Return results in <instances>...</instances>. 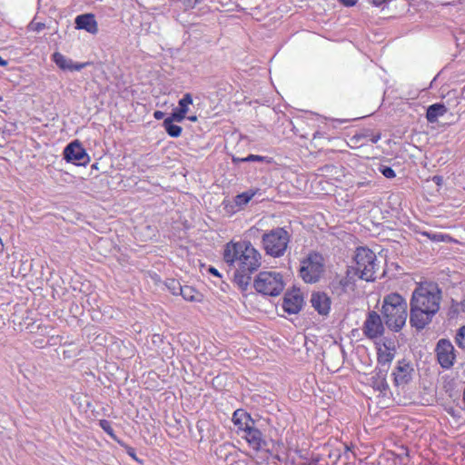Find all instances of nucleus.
I'll return each instance as SVG.
<instances>
[{
  "instance_id": "nucleus-29",
  "label": "nucleus",
  "mask_w": 465,
  "mask_h": 465,
  "mask_svg": "<svg viewBox=\"0 0 465 465\" xmlns=\"http://www.w3.org/2000/svg\"><path fill=\"white\" fill-rule=\"evenodd\" d=\"M455 341L460 348L465 349V325L458 330Z\"/></svg>"
},
{
  "instance_id": "nucleus-8",
  "label": "nucleus",
  "mask_w": 465,
  "mask_h": 465,
  "mask_svg": "<svg viewBox=\"0 0 465 465\" xmlns=\"http://www.w3.org/2000/svg\"><path fill=\"white\" fill-rule=\"evenodd\" d=\"M358 278L357 272L353 268H348L346 275L335 278L331 283L332 293L341 296L355 289V282Z\"/></svg>"
},
{
  "instance_id": "nucleus-37",
  "label": "nucleus",
  "mask_w": 465,
  "mask_h": 465,
  "mask_svg": "<svg viewBox=\"0 0 465 465\" xmlns=\"http://www.w3.org/2000/svg\"><path fill=\"white\" fill-rule=\"evenodd\" d=\"M164 116V113L162 112V111H155L153 113V117L156 119V120H161L163 119Z\"/></svg>"
},
{
  "instance_id": "nucleus-21",
  "label": "nucleus",
  "mask_w": 465,
  "mask_h": 465,
  "mask_svg": "<svg viewBox=\"0 0 465 465\" xmlns=\"http://www.w3.org/2000/svg\"><path fill=\"white\" fill-rule=\"evenodd\" d=\"M447 113V107L443 104H434L428 107L426 119L429 123H436L439 117Z\"/></svg>"
},
{
  "instance_id": "nucleus-27",
  "label": "nucleus",
  "mask_w": 465,
  "mask_h": 465,
  "mask_svg": "<svg viewBox=\"0 0 465 465\" xmlns=\"http://www.w3.org/2000/svg\"><path fill=\"white\" fill-rule=\"evenodd\" d=\"M193 104V96L191 94H185L178 103V111L186 115L189 111V106Z\"/></svg>"
},
{
  "instance_id": "nucleus-4",
  "label": "nucleus",
  "mask_w": 465,
  "mask_h": 465,
  "mask_svg": "<svg viewBox=\"0 0 465 465\" xmlns=\"http://www.w3.org/2000/svg\"><path fill=\"white\" fill-rule=\"evenodd\" d=\"M324 271V259L318 252H310L300 261L299 276L306 283L318 282Z\"/></svg>"
},
{
  "instance_id": "nucleus-35",
  "label": "nucleus",
  "mask_w": 465,
  "mask_h": 465,
  "mask_svg": "<svg viewBox=\"0 0 465 465\" xmlns=\"http://www.w3.org/2000/svg\"><path fill=\"white\" fill-rule=\"evenodd\" d=\"M179 287H182L179 282H177L175 281H172L170 282L169 288L172 290V292L173 294H177L178 293Z\"/></svg>"
},
{
  "instance_id": "nucleus-9",
  "label": "nucleus",
  "mask_w": 465,
  "mask_h": 465,
  "mask_svg": "<svg viewBox=\"0 0 465 465\" xmlns=\"http://www.w3.org/2000/svg\"><path fill=\"white\" fill-rule=\"evenodd\" d=\"M384 326L381 316L378 312L371 311L367 314L363 323V334L371 340H375L382 336L384 333Z\"/></svg>"
},
{
  "instance_id": "nucleus-15",
  "label": "nucleus",
  "mask_w": 465,
  "mask_h": 465,
  "mask_svg": "<svg viewBox=\"0 0 465 465\" xmlns=\"http://www.w3.org/2000/svg\"><path fill=\"white\" fill-rule=\"evenodd\" d=\"M241 437L243 438L247 441L248 445L256 451L262 450L266 445V441L262 431L254 425L251 426Z\"/></svg>"
},
{
  "instance_id": "nucleus-5",
  "label": "nucleus",
  "mask_w": 465,
  "mask_h": 465,
  "mask_svg": "<svg viewBox=\"0 0 465 465\" xmlns=\"http://www.w3.org/2000/svg\"><path fill=\"white\" fill-rule=\"evenodd\" d=\"M253 287L264 296H278L284 289L282 275L275 271L260 272L253 281Z\"/></svg>"
},
{
  "instance_id": "nucleus-12",
  "label": "nucleus",
  "mask_w": 465,
  "mask_h": 465,
  "mask_svg": "<svg viewBox=\"0 0 465 465\" xmlns=\"http://www.w3.org/2000/svg\"><path fill=\"white\" fill-rule=\"evenodd\" d=\"M413 373L414 369L410 361L404 359L398 361L392 372L395 386L405 387L412 380Z\"/></svg>"
},
{
  "instance_id": "nucleus-14",
  "label": "nucleus",
  "mask_w": 465,
  "mask_h": 465,
  "mask_svg": "<svg viewBox=\"0 0 465 465\" xmlns=\"http://www.w3.org/2000/svg\"><path fill=\"white\" fill-rule=\"evenodd\" d=\"M302 305L303 296L299 290H293L285 293L282 308L286 312L290 314L298 313Z\"/></svg>"
},
{
  "instance_id": "nucleus-23",
  "label": "nucleus",
  "mask_w": 465,
  "mask_h": 465,
  "mask_svg": "<svg viewBox=\"0 0 465 465\" xmlns=\"http://www.w3.org/2000/svg\"><path fill=\"white\" fill-rule=\"evenodd\" d=\"M179 292L185 301L189 302H199L201 301L202 295L192 286L179 287Z\"/></svg>"
},
{
  "instance_id": "nucleus-44",
  "label": "nucleus",
  "mask_w": 465,
  "mask_h": 465,
  "mask_svg": "<svg viewBox=\"0 0 465 465\" xmlns=\"http://www.w3.org/2000/svg\"><path fill=\"white\" fill-rule=\"evenodd\" d=\"M198 3V0H193V5H196Z\"/></svg>"
},
{
  "instance_id": "nucleus-22",
  "label": "nucleus",
  "mask_w": 465,
  "mask_h": 465,
  "mask_svg": "<svg viewBox=\"0 0 465 465\" xmlns=\"http://www.w3.org/2000/svg\"><path fill=\"white\" fill-rule=\"evenodd\" d=\"M448 315L450 318H458L461 315H465V294L462 296L460 301L451 300Z\"/></svg>"
},
{
  "instance_id": "nucleus-10",
  "label": "nucleus",
  "mask_w": 465,
  "mask_h": 465,
  "mask_svg": "<svg viewBox=\"0 0 465 465\" xmlns=\"http://www.w3.org/2000/svg\"><path fill=\"white\" fill-rule=\"evenodd\" d=\"M436 354L440 365L444 369H450L456 358L452 343L446 339H440L437 342Z\"/></svg>"
},
{
  "instance_id": "nucleus-13",
  "label": "nucleus",
  "mask_w": 465,
  "mask_h": 465,
  "mask_svg": "<svg viewBox=\"0 0 465 465\" xmlns=\"http://www.w3.org/2000/svg\"><path fill=\"white\" fill-rule=\"evenodd\" d=\"M376 349L379 368L386 367L385 369H388L395 357L396 349L393 342L391 341L377 342Z\"/></svg>"
},
{
  "instance_id": "nucleus-30",
  "label": "nucleus",
  "mask_w": 465,
  "mask_h": 465,
  "mask_svg": "<svg viewBox=\"0 0 465 465\" xmlns=\"http://www.w3.org/2000/svg\"><path fill=\"white\" fill-rule=\"evenodd\" d=\"M185 118V114L178 111L176 108L173 110L172 114L164 120H170L171 123L177 122L181 123Z\"/></svg>"
},
{
  "instance_id": "nucleus-6",
  "label": "nucleus",
  "mask_w": 465,
  "mask_h": 465,
  "mask_svg": "<svg viewBox=\"0 0 465 465\" xmlns=\"http://www.w3.org/2000/svg\"><path fill=\"white\" fill-rule=\"evenodd\" d=\"M355 267H352L358 274V278L366 282L375 279L377 271V258L375 253L369 248L359 247L354 255Z\"/></svg>"
},
{
  "instance_id": "nucleus-31",
  "label": "nucleus",
  "mask_w": 465,
  "mask_h": 465,
  "mask_svg": "<svg viewBox=\"0 0 465 465\" xmlns=\"http://www.w3.org/2000/svg\"><path fill=\"white\" fill-rule=\"evenodd\" d=\"M45 28V25L44 23H41V22H35V21H32L29 25H28V30L29 31H32V32H41L43 29Z\"/></svg>"
},
{
  "instance_id": "nucleus-20",
  "label": "nucleus",
  "mask_w": 465,
  "mask_h": 465,
  "mask_svg": "<svg viewBox=\"0 0 465 465\" xmlns=\"http://www.w3.org/2000/svg\"><path fill=\"white\" fill-rule=\"evenodd\" d=\"M387 369L379 368L375 375L371 378L372 387L380 391H385L388 390L389 385L386 380Z\"/></svg>"
},
{
  "instance_id": "nucleus-24",
  "label": "nucleus",
  "mask_w": 465,
  "mask_h": 465,
  "mask_svg": "<svg viewBox=\"0 0 465 465\" xmlns=\"http://www.w3.org/2000/svg\"><path fill=\"white\" fill-rule=\"evenodd\" d=\"M252 272H242L241 270H234V282L242 289L245 290L251 282V275Z\"/></svg>"
},
{
  "instance_id": "nucleus-33",
  "label": "nucleus",
  "mask_w": 465,
  "mask_h": 465,
  "mask_svg": "<svg viewBox=\"0 0 465 465\" xmlns=\"http://www.w3.org/2000/svg\"><path fill=\"white\" fill-rule=\"evenodd\" d=\"M241 161H242V162H254V161L263 162V161H266V157L261 156V155H256V154H250L247 157L241 159Z\"/></svg>"
},
{
  "instance_id": "nucleus-1",
  "label": "nucleus",
  "mask_w": 465,
  "mask_h": 465,
  "mask_svg": "<svg viewBox=\"0 0 465 465\" xmlns=\"http://www.w3.org/2000/svg\"><path fill=\"white\" fill-rule=\"evenodd\" d=\"M441 292L434 282H422L418 284L412 292L411 299V326L422 330L428 325L432 317L440 310Z\"/></svg>"
},
{
  "instance_id": "nucleus-38",
  "label": "nucleus",
  "mask_w": 465,
  "mask_h": 465,
  "mask_svg": "<svg viewBox=\"0 0 465 465\" xmlns=\"http://www.w3.org/2000/svg\"><path fill=\"white\" fill-rule=\"evenodd\" d=\"M346 6H353L357 0H341Z\"/></svg>"
},
{
  "instance_id": "nucleus-36",
  "label": "nucleus",
  "mask_w": 465,
  "mask_h": 465,
  "mask_svg": "<svg viewBox=\"0 0 465 465\" xmlns=\"http://www.w3.org/2000/svg\"><path fill=\"white\" fill-rule=\"evenodd\" d=\"M381 139V134H371L369 140L372 143H376Z\"/></svg>"
},
{
  "instance_id": "nucleus-41",
  "label": "nucleus",
  "mask_w": 465,
  "mask_h": 465,
  "mask_svg": "<svg viewBox=\"0 0 465 465\" xmlns=\"http://www.w3.org/2000/svg\"><path fill=\"white\" fill-rule=\"evenodd\" d=\"M210 272L214 275H219L218 271L214 268H210Z\"/></svg>"
},
{
  "instance_id": "nucleus-28",
  "label": "nucleus",
  "mask_w": 465,
  "mask_h": 465,
  "mask_svg": "<svg viewBox=\"0 0 465 465\" xmlns=\"http://www.w3.org/2000/svg\"><path fill=\"white\" fill-rule=\"evenodd\" d=\"M254 196L252 192H245L236 196L235 203L237 205L247 204Z\"/></svg>"
},
{
  "instance_id": "nucleus-17",
  "label": "nucleus",
  "mask_w": 465,
  "mask_h": 465,
  "mask_svg": "<svg viewBox=\"0 0 465 465\" xmlns=\"http://www.w3.org/2000/svg\"><path fill=\"white\" fill-rule=\"evenodd\" d=\"M52 59L55 64L64 71H81L88 64V63H74L72 59L67 58L58 52L53 54Z\"/></svg>"
},
{
  "instance_id": "nucleus-40",
  "label": "nucleus",
  "mask_w": 465,
  "mask_h": 465,
  "mask_svg": "<svg viewBox=\"0 0 465 465\" xmlns=\"http://www.w3.org/2000/svg\"><path fill=\"white\" fill-rule=\"evenodd\" d=\"M7 64V61L2 59V57L0 56V65L1 66H5Z\"/></svg>"
},
{
  "instance_id": "nucleus-42",
  "label": "nucleus",
  "mask_w": 465,
  "mask_h": 465,
  "mask_svg": "<svg viewBox=\"0 0 465 465\" xmlns=\"http://www.w3.org/2000/svg\"><path fill=\"white\" fill-rule=\"evenodd\" d=\"M433 180H434V181H437V183H440V177H438V176H435V177L433 178Z\"/></svg>"
},
{
  "instance_id": "nucleus-3",
  "label": "nucleus",
  "mask_w": 465,
  "mask_h": 465,
  "mask_svg": "<svg viewBox=\"0 0 465 465\" xmlns=\"http://www.w3.org/2000/svg\"><path fill=\"white\" fill-rule=\"evenodd\" d=\"M405 299L398 293H390L383 299L381 313L389 329L399 331L405 325L408 312Z\"/></svg>"
},
{
  "instance_id": "nucleus-26",
  "label": "nucleus",
  "mask_w": 465,
  "mask_h": 465,
  "mask_svg": "<svg viewBox=\"0 0 465 465\" xmlns=\"http://www.w3.org/2000/svg\"><path fill=\"white\" fill-rule=\"evenodd\" d=\"M163 125L171 137H179L182 134V127L171 123L170 120H163Z\"/></svg>"
},
{
  "instance_id": "nucleus-11",
  "label": "nucleus",
  "mask_w": 465,
  "mask_h": 465,
  "mask_svg": "<svg viewBox=\"0 0 465 465\" xmlns=\"http://www.w3.org/2000/svg\"><path fill=\"white\" fill-rule=\"evenodd\" d=\"M64 157L68 163L76 165H85L90 157L78 141L70 143L64 150Z\"/></svg>"
},
{
  "instance_id": "nucleus-39",
  "label": "nucleus",
  "mask_w": 465,
  "mask_h": 465,
  "mask_svg": "<svg viewBox=\"0 0 465 465\" xmlns=\"http://www.w3.org/2000/svg\"><path fill=\"white\" fill-rule=\"evenodd\" d=\"M187 119L191 122H196L197 121V116L196 115H191V116H188Z\"/></svg>"
},
{
  "instance_id": "nucleus-43",
  "label": "nucleus",
  "mask_w": 465,
  "mask_h": 465,
  "mask_svg": "<svg viewBox=\"0 0 465 465\" xmlns=\"http://www.w3.org/2000/svg\"><path fill=\"white\" fill-rule=\"evenodd\" d=\"M319 132H316L314 134H313V138H316L317 136H319Z\"/></svg>"
},
{
  "instance_id": "nucleus-2",
  "label": "nucleus",
  "mask_w": 465,
  "mask_h": 465,
  "mask_svg": "<svg viewBox=\"0 0 465 465\" xmlns=\"http://www.w3.org/2000/svg\"><path fill=\"white\" fill-rule=\"evenodd\" d=\"M223 261L233 270L254 272L262 264V255L248 241H231L224 246Z\"/></svg>"
},
{
  "instance_id": "nucleus-34",
  "label": "nucleus",
  "mask_w": 465,
  "mask_h": 465,
  "mask_svg": "<svg viewBox=\"0 0 465 465\" xmlns=\"http://www.w3.org/2000/svg\"><path fill=\"white\" fill-rule=\"evenodd\" d=\"M100 426L101 428L107 432L110 435H113V429L110 425V422L106 420H100Z\"/></svg>"
},
{
  "instance_id": "nucleus-7",
  "label": "nucleus",
  "mask_w": 465,
  "mask_h": 465,
  "mask_svg": "<svg viewBox=\"0 0 465 465\" xmlns=\"http://www.w3.org/2000/svg\"><path fill=\"white\" fill-rule=\"evenodd\" d=\"M290 241L289 233L283 228L272 229L262 236V244L267 254L281 257L284 254Z\"/></svg>"
},
{
  "instance_id": "nucleus-18",
  "label": "nucleus",
  "mask_w": 465,
  "mask_h": 465,
  "mask_svg": "<svg viewBox=\"0 0 465 465\" xmlns=\"http://www.w3.org/2000/svg\"><path fill=\"white\" fill-rule=\"evenodd\" d=\"M311 302L312 306L322 315H327L331 310V298L324 292H313Z\"/></svg>"
},
{
  "instance_id": "nucleus-32",
  "label": "nucleus",
  "mask_w": 465,
  "mask_h": 465,
  "mask_svg": "<svg viewBox=\"0 0 465 465\" xmlns=\"http://www.w3.org/2000/svg\"><path fill=\"white\" fill-rule=\"evenodd\" d=\"M380 171L386 178L391 179L396 175L394 170L389 166H381Z\"/></svg>"
},
{
  "instance_id": "nucleus-19",
  "label": "nucleus",
  "mask_w": 465,
  "mask_h": 465,
  "mask_svg": "<svg viewBox=\"0 0 465 465\" xmlns=\"http://www.w3.org/2000/svg\"><path fill=\"white\" fill-rule=\"evenodd\" d=\"M75 27L85 30L90 34H96L98 32V25L93 14L77 15L75 18Z\"/></svg>"
},
{
  "instance_id": "nucleus-16",
  "label": "nucleus",
  "mask_w": 465,
  "mask_h": 465,
  "mask_svg": "<svg viewBox=\"0 0 465 465\" xmlns=\"http://www.w3.org/2000/svg\"><path fill=\"white\" fill-rule=\"evenodd\" d=\"M232 420L236 427L238 435H242L251 426L254 425V420L250 414L242 410H236L233 412Z\"/></svg>"
},
{
  "instance_id": "nucleus-25",
  "label": "nucleus",
  "mask_w": 465,
  "mask_h": 465,
  "mask_svg": "<svg viewBox=\"0 0 465 465\" xmlns=\"http://www.w3.org/2000/svg\"><path fill=\"white\" fill-rule=\"evenodd\" d=\"M427 238H429L430 241L435 242H456L450 236L449 234L442 233V232H424L422 233Z\"/></svg>"
}]
</instances>
